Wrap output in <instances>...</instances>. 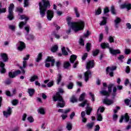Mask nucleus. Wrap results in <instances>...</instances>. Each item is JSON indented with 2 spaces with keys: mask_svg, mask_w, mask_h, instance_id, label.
<instances>
[{
  "mask_svg": "<svg viewBox=\"0 0 131 131\" xmlns=\"http://www.w3.org/2000/svg\"><path fill=\"white\" fill-rule=\"evenodd\" d=\"M8 28L9 29H10V30H12V31H15V30L16 29V26L9 25H8Z\"/></svg>",
  "mask_w": 131,
  "mask_h": 131,
  "instance_id": "nucleus-40",
  "label": "nucleus"
},
{
  "mask_svg": "<svg viewBox=\"0 0 131 131\" xmlns=\"http://www.w3.org/2000/svg\"><path fill=\"white\" fill-rule=\"evenodd\" d=\"M94 125H95V123L93 122L91 123H87L86 127L88 129H92V128L94 127Z\"/></svg>",
  "mask_w": 131,
  "mask_h": 131,
  "instance_id": "nucleus-25",
  "label": "nucleus"
},
{
  "mask_svg": "<svg viewBox=\"0 0 131 131\" xmlns=\"http://www.w3.org/2000/svg\"><path fill=\"white\" fill-rule=\"evenodd\" d=\"M86 58H88V53H85L82 57V60H83V61H84V60H85Z\"/></svg>",
  "mask_w": 131,
  "mask_h": 131,
  "instance_id": "nucleus-61",
  "label": "nucleus"
},
{
  "mask_svg": "<svg viewBox=\"0 0 131 131\" xmlns=\"http://www.w3.org/2000/svg\"><path fill=\"white\" fill-rule=\"evenodd\" d=\"M47 14L48 20H49V21H51L54 17V11L51 10H48Z\"/></svg>",
  "mask_w": 131,
  "mask_h": 131,
  "instance_id": "nucleus-13",
  "label": "nucleus"
},
{
  "mask_svg": "<svg viewBox=\"0 0 131 131\" xmlns=\"http://www.w3.org/2000/svg\"><path fill=\"white\" fill-rule=\"evenodd\" d=\"M18 103H19V101L17 99H14L12 101V105H13V106H16V105H18Z\"/></svg>",
  "mask_w": 131,
  "mask_h": 131,
  "instance_id": "nucleus-47",
  "label": "nucleus"
},
{
  "mask_svg": "<svg viewBox=\"0 0 131 131\" xmlns=\"http://www.w3.org/2000/svg\"><path fill=\"white\" fill-rule=\"evenodd\" d=\"M13 10H14V4H11L8 8V15L7 16L8 19L10 20L14 19V12H13Z\"/></svg>",
  "mask_w": 131,
  "mask_h": 131,
  "instance_id": "nucleus-6",
  "label": "nucleus"
},
{
  "mask_svg": "<svg viewBox=\"0 0 131 131\" xmlns=\"http://www.w3.org/2000/svg\"><path fill=\"white\" fill-rule=\"evenodd\" d=\"M94 66H95L94 60L89 61L86 63V68L89 70L91 68H94Z\"/></svg>",
  "mask_w": 131,
  "mask_h": 131,
  "instance_id": "nucleus-14",
  "label": "nucleus"
},
{
  "mask_svg": "<svg viewBox=\"0 0 131 131\" xmlns=\"http://www.w3.org/2000/svg\"><path fill=\"white\" fill-rule=\"evenodd\" d=\"M17 45V50H18V51H23V50H24V49L26 48V46H25V43L23 41L18 42Z\"/></svg>",
  "mask_w": 131,
  "mask_h": 131,
  "instance_id": "nucleus-10",
  "label": "nucleus"
},
{
  "mask_svg": "<svg viewBox=\"0 0 131 131\" xmlns=\"http://www.w3.org/2000/svg\"><path fill=\"white\" fill-rule=\"evenodd\" d=\"M117 118H118V116L116 114H114L113 116V120L116 121V120H117Z\"/></svg>",
  "mask_w": 131,
  "mask_h": 131,
  "instance_id": "nucleus-56",
  "label": "nucleus"
},
{
  "mask_svg": "<svg viewBox=\"0 0 131 131\" xmlns=\"http://www.w3.org/2000/svg\"><path fill=\"white\" fill-rule=\"evenodd\" d=\"M102 13V9L101 7H99L97 10H95V15H98Z\"/></svg>",
  "mask_w": 131,
  "mask_h": 131,
  "instance_id": "nucleus-34",
  "label": "nucleus"
},
{
  "mask_svg": "<svg viewBox=\"0 0 131 131\" xmlns=\"http://www.w3.org/2000/svg\"><path fill=\"white\" fill-rule=\"evenodd\" d=\"M19 74H21V71L19 70L13 72H9L8 73V75L10 78H14L16 76H17V75H19Z\"/></svg>",
  "mask_w": 131,
  "mask_h": 131,
  "instance_id": "nucleus-7",
  "label": "nucleus"
},
{
  "mask_svg": "<svg viewBox=\"0 0 131 131\" xmlns=\"http://www.w3.org/2000/svg\"><path fill=\"white\" fill-rule=\"evenodd\" d=\"M84 98H85V93H83L80 95V97L79 98V102H82V101H83V102L79 103L78 106L83 108V107L86 105V114H87V115H90L91 113L93 111V108L90 107V103H89V101L86 100H84Z\"/></svg>",
  "mask_w": 131,
  "mask_h": 131,
  "instance_id": "nucleus-2",
  "label": "nucleus"
},
{
  "mask_svg": "<svg viewBox=\"0 0 131 131\" xmlns=\"http://www.w3.org/2000/svg\"><path fill=\"white\" fill-rule=\"evenodd\" d=\"M42 59V54L41 53H39L38 54L37 58L35 59V61L36 62H37V63H38V62L41 61Z\"/></svg>",
  "mask_w": 131,
  "mask_h": 131,
  "instance_id": "nucleus-22",
  "label": "nucleus"
},
{
  "mask_svg": "<svg viewBox=\"0 0 131 131\" xmlns=\"http://www.w3.org/2000/svg\"><path fill=\"white\" fill-rule=\"evenodd\" d=\"M26 38L28 40H33V39H34V36L33 35H27Z\"/></svg>",
  "mask_w": 131,
  "mask_h": 131,
  "instance_id": "nucleus-38",
  "label": "nucleus"
},
{
  "mask_svg": "<svg viewBox=\"0 0 131 131\" xmlns=\"http://www.w3.org/2000/svg\"><path fill=\"white\" fill-rule=\"evenodd\" d=\"M52 35H53V36H54L55 37V38H57V39H59V38H60V36L59 35V34H57V33H56V32H53L52 33Z\"/></svg>",
  "mask_w": 131,
  "mask_h": 131,
  "instance_id": "nucleus-44",
  "label": "nucleus"
},
{
  "mask_svg": "<svg viewBox=\"0 0 131 131\" xmlns=\"http://www.w3.org/2000/svg\"><path fill=\"white\" fill-rule=\"evenodd\" d=\"M7 12V8H2L0 9V14L6 13Z\"/></svg>",
  "mask_w": 131,
  "mask_h": 131,
  "instance_id": "nucleus-62",
  "label": "nucleus"
},
{
  "mask_svg": "<svg viewBox=\"0 0 131 131\" xmlns=\"http://www.w3.org/2000/svg\"><path fill=\"white\" fill-rule=\"evenodd\" d=\"M56 65L57 69H60V67H61V63L60 61H58L56 62Z\"/></svg>",
  "mask_w": 131,
  "mask_h": 131,
  "instance_id": "nucleus-54",
  "label": "nucleus"
},
{
  "mask_svg": "<svg viewBox=\"0 0 131 131\" xmlns=\"http://www.w3.org/2000/svg\"><path fill=\"white\" fill-rule=\"evenodd\" d=\"M102 21H101L99 25L100 26H103L104 25H106L107 24V18L105 17H102Z\"/></svg>",
  "mask_w": 131,
  "mask_h": 131,
  "instance_id": "nucleus-23",
  "label": "nucleus"
},
{
  "mask_svg": "<svg viewBox=\"0 0 131 131\" xmlns=\"http://www.w3.org/2000/svg\"><path fill=\"white\" fill-rule=\"evenodd\" d=\"M46 62H51V66H54V64L55 63V59H54L53 57H50L48 56L46 60Z\"/></svg>",
  "mask_w": 131,
  "mask_h": 131,
  "instance_id": "nucleus-18",
  "label": "nucleus"
},
{
  "mask_svg": "<svg viewBox=\"0 0 131 131\" xmlns=\"http://www.w3.org/2000/svg\"><path fill=\"white\" fill-rule=\"evenodd\" d=\"M111 12L113 15H115L116 14V12H115V9L114 8V6H111Z\"/></svg>",
  "mask_w": 131,
  "mask_h": 131,
  "instance_id": "nucleus-50",
  "label": "nucleus"
},
{
  "mask_svg": "<svg viewBox=\"0 0 131 131\" xmlns=\"http://www.w3.org/2000/svg\"><path fill=\"white\" fill-rule=\"evenodd\" d=\"M99 51L98 49H96L95 51H93V52H92L93 53V56H97V55H98L99 54Z\"/></svg>",
  "mask_w": 131,
  "mask_h": 131,
  "instance_id": "nucleus-52",
  "label": "nucleus"
},
{
  "mask_svg": "<svg viewBox=\"0 0 131 131\" xmlns=\"http://www.w3.org/2000/svg\"><path fill=\"white\" fill-rule=\"evenodd\" d=\"M11 114H12V108L10 106L8 107L7 111L3 112V115L6 118H8V117L10 116Z\"/></svg>",
  "mask_w": 131,
  "mask_h": 131,
  "instance_id": "nucleus-12",
  "label": "nucleus"
},
{
  "mask_svg": "<svg viewBox=\"0 0 131 131\" xmlns=\"http://www.w3.org/2000/svg\"><path fill=\"white\" fill-rule=\"evenodd\" d=\"M61 80H62V75H61V74H58L57 78V84H59Z\"/></svg>",
  "mask_w": 131,
  "mask_h": 131,
  "instance_id": "nucleus-32",
  "label": "nucleus"
},
{
  "mask_svg": "<svg viewBox=\"0 0 131 131\" xmlns=\"http://www.w3.org/2000/svg\"><path fill=\"white\" fill-rule=\"evenodd\" d=\"M67 128L68 130H71L72 129V124L71 123H67Z\"/></svg>",
  "mask_w": 131,
  "mask_h": 131,
  "instance_id": "nucleus-43",
  "label": "nucleus"
},
{
  "mask_svg": "<svg viewBox=\"0 0 131 131\" xmlns=\"http://www.w3.org/2000/svg\"><path fill=\"white\" fill-rule=\"evenodd\" d=\"M74 11L77 18H79L80 17V14L78 11V8H77V7H74Z\"/></svg>",
  "mask_w": 131,
  "mask_h": 131,
  "instance_id": "nucleus-26",
  "label": "nucleus"
},
{
  "mask_svg": "<svg viewBox=\"0 0 131 131\" xmlns=\"http://www.w3.org/2000/svg\"><path fill=\"white\" fill-rule=\"evenodd\" d=\"M103 12H104V14H107V13H109L110 12L109 8L108 7H105L104 9Z\"/></svg>",
  "mask_w": 131,
  "mask_h": 131,
  "instance_id": "nucleus-57",
  "label": "nucleus"
},
{
  "mask_svg": "<svg viewBox=\"0 0 131 131\" xmlns=\"http://www.w3.org/2000/svg\"><path fill=\"white\" fill-rule=\"evenodd\" d=\"M108 40L110 41V42L112 43V42H114V38H113V37L110 36L108 37Z\"/></svg>",
  "mask_w": 131,
  "mask_h": 131,
  "instance_id": "nucleus-59",
  "label": "nucleus"
},
{
  "mask_svg": "<svg viewBox=\"0 0 131 131\" xmlns=\"http://www.w3.org/2000/svg\"><path fill=\"white\" fill-rule=\"evenodd\" d=\"M77 57L75 55H72L71 58L70 59V61L71 63H74L75 62V60H76Z\"/></svg>",
  "mask_w": 131,
  "mask_h": 131,
  "instance_id": "nucleus-29",
  "label": "nucleus"
},
{
  "mask_svg": "<svg viewBox=\"0 0 131 131\" xmlns=\"http://www.w3.org/2000/svg\"><path fill=\"white\" fill-rule=\"evenodd\" d=\"M53 85H54L53 81H51L47 84V86L48 88H51V86H53Z\"/></svg>",
  "mask_w": 131,
  "mask_h": 131,
  "instance_id": "nucleus-58",
  "label": "nucleus"
},
{
  "mask_svg": "<svg viewBox=\"0 0 131 131\" xmlns=\"http://www.w3.org/2000/svg\"><path fill=\"white\" fill-rule=\"evenodd\" d=\"M39 6L40 16L42 17H45L46 12H47V9L48 8H50V7H51L50 2L48 0H42V2L39 3Z\"/></svg>",
  "mask_w": 131,
  "mask_h": 131,
  "instance_id": "nucleus-4",
  "label": "nucleus"
},
{
  "mask_svg": "<svg viewBox=\"0 0 131 131\" xmlns=\"http://www.w3.org/2000/svg\"><path fill=\"white\" fill-rule=\"evenodd\" d=\"M26 67H27V61L26 60H24L23 62V67H20L19 68L22 70L23 68H25Z\"/></svg>",
  "mask_w": 131,
  "mask_h": 131,
  "instance_id": "nucleus-39",
  "label": "nucleus"
},
{
  "mask_svg": "<svg viewBox=\"0 0 131 131\" xmlns=\"http://www.w3.org/2000/svg\"><path fill=\"white\" fill-rule=\"evenodd\" d=\"M61 52H62V55H63L64 56L68 55V52H67V51H66V49L65 47H63L61 48Z\"/></svg>",
  "mask_w": 131,
  "mask_h": 131,
  "instance_id": "nucleus-35",
  "label": "nucleus"
},
{
  "mask_svg": "<svg viewBox=\"0 0 131 131\" xmlns=\"http://www.w3.org/2000/svg\"><path fill=\"white\" fill-rule=\"evenodd\" d=\"M72 18L70 16L67 17V21L68 22V26L71 27L75 32H77L80 30H82L84 28V22L80 20L77 23L71 22Z\"/></svg>",
  "mask_w": 131,
  "mask_h": 131,
  "instance_id": "nucleus-1",
  "label": "nucleus"
},
{
  "mask_svg": "<svg viewBox=\"0 0 131 131\" xmlns=\"http://www.w3.org/2000/svg\"><path fill=\"white\" fill-rule=\"evenodd\" d=\"M121 9H125L126 8L128 11H129L131 9V4L129 3H124L121 5Z\"/></svg>",
  "mask_w": 131,
  "mask_h": 131,
  "instance_id": "nucleus-16",
  "label": "nucleus"
},
{
  "mask_svg": "<svg viewBox=\"0 0 131 131\" xmlns=\"http://www.w3.org/2000/svg\"><path fill=\"white\" fill-rule=\"evenodd\" d=\"M79 42L80 46H84V41H83V39L82 38H80L79 39Z\"/></svg>",
  "mask_w": 131,
  "mask_h": 131,
  "instance_id": "nucleus-55",
  "label": "nucleus"
},
{
  "mask_svg": "<svg viewBox=\"0 0 131 131\" xmlns=\"http://www.w3.org/2000/svg\"><path fill=\"white\" fill-rule=\"evenodd\" d=\"M126 27H127V28L128 29H131V25H130V24H129V23H127L126 24Z\"/></svg>",
  "mask_w": 131,
  "mask_h": 131,
  "instance_id": "nucleus-64",
  "label": "nucleus"
},
{
  "mask_svg": "<svg viewBox=\"0 0 131 131\" xmlns=\"http://www.w3.org/2000/svg\"><path fill=\"white\" fill-rule=\"evenodd\" d=\"M71 65L70 62L65 61L63 62V68L64 69H69V67H70Z\"/></svg>",
  "mask_w": 131,
  "mask_h": 131,
  "instance_id": "nucleus-24",
  "label": "nucleus"
},
{
  "mask_svg": "<svg viewBox=\"0 0 131 131\" xmlns=\"http://www.w3.org/2000/svg\"><path fill=\"white\" fill-rule=\"evenodd\" d=\"M101 95H102V96H106V97H109L110 93L107 91H106V90H103L102 91L100 92Z\"/></svg>",
  "mask_w": 131,
  "mask_h": 131,
  "instance_id": "nucleus-28",
  "label": "nucleus"
},
{
  "mask_svg": "<svg viewBox=\"0 0 131 131\" xmlns=\"http://www.w3.org/2000/svg\"><path fill=\"white\" fill-rule=\"evenodd\" d=\"M95 131H99L100 130V126L99 125H97L95 126V128L94 129Z\"/></svg>",
  "mask_w": 131,
  "mask_h": 131,
  "instance_id": "nucleus-63",
  "label": "nucleus"
},
{
  "mask_svg": "<svg viewBox=\"0 0 131 131\" xmlns=\"http://www.w3.org/2000/svg\"><path fill=\"white\" fill-rule=\"evenodd\" d=\"M89 95L91 96V98H92V101L94 102L95 101V95L92 93V92H90Z\"/></svg>",
  "mask_w": 131,
  "mask_h": 131,
  "instance_id": "nucleus-60",
  "label": "nucleus"
},
{
  "mask_svg": "<svg viewBox=\"0 0 131 131\" xmlns=\"http://www.w3.org/2000/svg\"><path fill=\"white\" fill-rule=\"evenodd\" d=\"M96 118L98 121H102L103 120V117L102 116V115L99 113H97Z\"/></svg>",
  "mask_w": 131,
  "mask_h": 131,
  "instance_id": "nucleus-31",
  "label": "nucleus"
},
{
  "mask_svg": "<svg viewBox=\"0 0 131 131\" xmlns=\"http://www.w3.org/2000/svg\"><path fill=\"white\" fill-rule=\"evenodd\" d=\"M38 112L40 114H42V115H45L46 112H45V110L42 108H40L38 110Z\"/></svg>",
  "mask_w": 131,
  "mask_h": 131,
  "instance_id": "nucleus-48",
  "label": "nucleus"
},
{
  "mask_svg": "<svg viewBox=\"0 0 131 131\" xmlns=\"http://www.w3.org/2000/svg\"><path fill=\"white\" fill-rule=\"evenodd\" d=\"M123 120H124L125 122H128V121L129 120V116H128L127 113H126L124 116H121V119L119 120V122L121 123Z\"/></svg>",
  "mask_w": 131,
  "mask_h": 131,
  "instance_id": "nucleus-11",
  "label": "nucleus"
},
{
  "mask_svg": "<svg viewBox=\"0 0 131 131\" xmlns=\"http://www.w3.org/2000/svg\"><path fill=\"white\" fill-rule=\"evenodd\" d=\"M92 47V44L91 43H87L86 45V50L87 52H90L91 48Z\"/></svg>",
  "mask_w": 131,
  "mask_h": 131,
  "instance_id": "nucleus-42",
  "label": "nucleus"
},
{
  "mask_svg": "<svg viewBox=\"0 0 131 131\" xmlns=\"http://www.w3.org/2000/svg\"><path fill=\"white\" fill-rule=\"evenodd\" d=\"M27 120H28L29 122H30V123H32V122L34 121V119H33L32 116H30L27 118Z\"/></svg>",
  "mask_w": 131,
  "mask_h": 131,
  "instance_id": "nucleus-45",
  "label": "nucleus"
},
{
  "mask_svg": "<svg viewBox=\"0 0 131 131\" xmlns=\"http://www.w3.org/2000/svg\"><path fill=\"white\" fill-rule=\"evenodd\" d=\"M60 93H64L63 89H59V92L56 93L55 95L53 97V100L54 102L58 101L56 106L60 108H63L65 106V101L63 99V97L60 95Z\"/></svg>",
  "mask_w": 131,
  "mask_h": 131,
  "instance_id": "nucleus-3",
  "label": "nucleus"
},
{
  "mask_svg": "<svg viewBox=\"0 0 131 131\" xmlns=\"http://www.w3.org/2000/svg\"><path fill=\"white\" fill-rule=\"evenodd\" d=\"M116 68H117L116 66L112 67V68L108 67L106 69V71L107 73L109 72L110 71V75L111 77H113V71H114V70H116Z\"/></svg>",
  "mask_w": 131,
  "mask_h": 131,
  "instance_id": "nucleus-9",
  "label": "nucleus"
},
{
  "mask_svg": "<svg viewBox=\"0 0 131 131\" xmlns=\"http://www.w3.org/2000/svg\"><path fill=\"white\" fill-rule=\"evenodd\" d=\"M26 21L25 22V23H24V22L21 21L19 23V28H20V29H22L23 26H24V25H25V24H26Z\"/></svg>",
  "mask_w": 131,
  "mask_h": 131,
  "instance_id": "nucleus-53",
  "label": "nucleus"
},
{
  "mask_svg": "<svg viewBox=\"0 0 131 131\" xmlns=\"http://www.w3.org/2000/svg\"><path fill=\"white\" fill-rule=\"evenodd\" d=\"M81 116L82 118V121L84 123H85L86 121H88V119L85 117V112L84 111H83L81 113Z\"/></svg>",
  "mask_w": 131,
  "mask_h": 131,
  "instance_id": "nucleus-20",
  "label": "nucleus"
},
{
  "mask_svg": "<svg viewBox=\"0 0 131 131\" xmlns=\"http://www.w3.org/2000/svg\"><path fill=\"white\" fill-rule=\"evenodd\" d=\"M20 20H25V21H28V20H29V18H28V17H27L26 15H20Z\"/></svg>",
  "mask_w": 131,
  "mask_h": 131,
  "instance_id": "nucleus-37",
  "label": "nucleus"
},
{
  "mask_svg": "<svg viewBox=\"0 0 131 131\" xmlns=\"http://www.w3.org/2000/svg\"><path fill=\"white\" fill-rule=\"evenodd\" d=\"M104 110L105 108L104 107L100 106L97 110V113H99V111H100L101 113H103Z\"/></svg>",
  "mask_w": 131,
  "mask_h": 131,
  "instance_id": "nucleus-46",
  "label": "nucleus"
},
{
  "mask_svg": "<svg viewBox=\"0 0 131 131\" xmlns=\"http://www.w3.org/2000/svg\"><path fill=\"white\" fill-rule=\"evenodd\" d=\"M121 22V19L118 17H116V19L114 20L115 26L116 28H118V24Z\"/></svg>",
  "mask_w": 131,
  "mask_h": 131,
  "instance_id": "nucleus-21",
  "label": "nucleus"
},
{
  "mask_svg": "<svg viewBox=\"0 0 131 131\" xmlns=\"http://www.w3.org/2000/svg\"><path fill=\"white\" fill-rule=\"evenodd\" d=\"M0 72L1 73H6V69H5V63L3 61H0Z\"/></svg>",
  "mask_w": 131,
  "mask_h": 131,
  "instance_id": "nucleus-17",
  "label": "nucleus"
},
{
  "mask_svg": "<svg viewBox=\"0 0 131 131\" xmlns=\"http://www.w3.org/2000/svg\"><path fill=\"white\" fill-rule=\"evenodd\" d=\"M100 47L101 48H102V49H108L110 53H111V54H112V55H113L114 56L118 54H120V50H114L110 48L108 43H102L100 45Z\"/></svg>",
  "mask_w": 131,
  "mask_h": 131,
  "instance_id": "nucleus-5",
  "label": "nucleus"
},
{
  "mask_svg": "<svg viewBox=\"0 0 131 131\" xmlns=\"http://www.w3.org/2000/svg\"><path fill=\"white\" fill-rule=\"evenodd\" d=\"M1 57L4 62H8L9 58H8V55L6 53H1Z\"/></svg>",
  "mask_w": 131,
  "mask_h": 131,
  "instance_id": "nucleus-19",
  "label": "nucleus"
},
{
  "mask_svg": "<svg viewBox=\"0 0 131 131\" xmlns=\"http://www.w3.org/2000/svg\"><path fill=\"white\" fill-rule=\"evenodd\" d=\"M37 79H38V76L34 75L31 77L30 81H31V82H33V81H35V80H37Z\"/></svg>",
  "mask_w": 131,
  "mask_h": 131,
  "instance_id": "nucleus-33",
  "label": "nucleus"
},
{
  "mask_svg": "<svg viewBox=\"0 0 131 131\" xmlns=\"http://www.w3.org/2000/svg\"><path fill=\"white\" fill-rule=\"evenodd\" d=\"M113 84H111L110 85H108V92L110 93H111V92H112V88H113Z\"/></svg>",
  "mask_w": 131,
  "mask_h": 131,
  "instance_id": "nucleus-51",
  "label": "nucleus"
},
{
  "mask_svg": "<svg viewBox=\"0 0 131 131\" xmlns=\"http://www.w3.org/2000/svg\"><path fill=\"white\" fill-rule=\"evenodd\" d=\"M70 102H71V103H76L77 102V99L75 96H73L70 99Z\"/></svg>",
  "mask_w": 131,
  "mask_h": 131,
  "instance_id": "nucleus-41",
  "label": "nucleus"
},
{
  "mask_svg": "<svg viewBox=\"0 0 131 131\" xmlns=\"http://www.w3.org/2000/svg\"><path fill=\"white\" fill-rule=\"evenodd\" d=\"M57 51H58V45H54L52 47L51 51H52L53 53H55V52H57Z\"/></svg>",
  "mask_w": 131,
  "mask_h": 131,
  "instance_id": "nucleus-36",
  "label": "nucleus"
},
{
  "mask_svg": "<svg viewBox=\"0 0 131 131\" xmlns=\"http://www.w3.org/2000/svg\"><path fill=\"white\" fill-rule=\"evenodd\" d=\"M103 104H105V105L109 106L110 105H112V104L114 103V101L112 100L108 99V98H105L103 100Z\"/></svg>",
  "mask_w": 131,
  "mask_h": 131,
  "instance_id": "nucleus-15",
  "label": "nucleus"
},
{
  "mask_svg": "<svg viewBox=\"0 0 131 131\" xmlns=\"http://www.w3.org/2000/svg\"><path fill=\"white\" fill-rule=\"evenodd\" d=\"M117 91V89H116V87H114L113 89L112 96H113L114 97H115V96H116Z\"/></svg>",
  "mask_w": 131,
  "mask_h": 131,
  "instance_id": "nucleus-49",
  "label": "nucleus"
},
{
  "mask_svg": "<svg viewBox=\"0 0 131 131\" xmlns=\"http://www.w3.org/2000/svg\"><path fill=\"white\" fill-rule=\"evenodd\" d=\"M84 76L85 78V81L86 82H88L90 77H92V72L90 70L87 71L86 72L84 73Z\"/></svg>",
  "mask_w": 131,
  "mask_h": 131,
  "instance_id": "nucleus-8",
  "label": "nucleus"
},
{
  "mask_svg": "<svg viewBox=\"0 0 131 131\" xmlns=\"http://www.w3.org/2000/svg\"><path fill=\"white\" fill-rule=\"evenodd\" d=\"M73 86H74V84L72 82H69L67 85V88L68 90H72V89H73Z\"/></svg>",
  "mask_w": 131,
  "mask_h": 131,
  "instance_id": "nucleus-27",
  "label": "nucleus"
},
{
  "mask_svg": "<svg viewBox=\"0 0 131 131\" xmlns=\"http://www.w3.org/2000/svg\"><path fill=\"white\" fill-rule=\"evenodd\" d=\"M35 92V90L33 89H28V93H29V96H30V97H32Z\"/></svg>",
  "mask_w": 131,
  "mask_h": 131,
  "instance_id": "nucleus-30",
  "label": "nucleus"
}]
</instances>
